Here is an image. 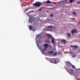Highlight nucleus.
I'll use <instances>...</instances> for the list:
<instances>
[{"mask_svg": "<svg viewBox=\"0 0 80 80\" xmlns=\"http://www.w3.org/2000/svg\"><path fill=\"white\" fill-rule=\"evenodd\" d=\"M43 46L44 47V48L43 49V50L44 51H45L47 49V48L48 47L49 45L48 43H44L43 45Z\"/></svg>", "mask_w": 80, "mask_h": 80, "instance_id": "obj_1", "label": "nucleus"}, {"mask_svg": "<svg viewBox=\"0 0 80 80\" xmlns=\"http://www.w3.org/2000/svg\"><path fill=\"white\" fill-rule=\"evenodd\" d=\"M69 70L70 71L72 72H71L68 70H67V71H68V72L69 73V74H70V75H71L72 74H73V76H74L76 75L75 74H74V72H73L74 70H73L71 69H69Z\"/></svg>", "mask_w": 80, "mask_h": 80, "instance_id": "obj_2", "label": "nucleus"}, {"mask_svg": "<svg viewBox=\"0 0 80 80\" xmlns=\"http://www.w3.org/2000/svg\"><path fill=\"white\" fill-rule=\"evenodd\" d=\"M33 5H34L35 7H39L41 5V4L40 2H39L38 3H33Z\"/></svg>", "mask_w": 80, "mask_h": 80, "instance_id": "obj_3", "label": "nucleus"}, {"mask_svg": "<svg viewBox=\"0 0 80 80\" xmlns=\"http://www.w3.org/2000/svg\"><path fill=\"white\" fill-rule=\"evenodd\" d=\"M77 30L76 28L73 29L72 31H71V33L72 34V35H74V33H76L77 32Z\"/></svg>", "mask_w": 80, "mask_h": 80, "instance_id": "obj_4", "label": "nucleus"}, {"mask_svg": "<svg viewBox=\"0 0 80 80\" xmlns=\"http://www.w3.org/2000/svg\"><path fill=\"white\" fill-rule=\"evenodd\" d=\"M59 62V60L58 58H54V64H56L58 63Z\"/></svg>", "mask_w": 80, "mask_h": 80, "instance_id": "obj_5", "label": "nucleus"}, {"mask_svg": "<svg viewBox=\"0 0 80 80\" xmlns=\"http://www.w3.org/2000/svg\"><path fill=\"white\" fill-rule=\"evenodd\" d=\"M49 62L51 63L55 64V59L54 58L49 59Z\"/></svg>", "mask_w": 80, "mask_h": 80, "instance_id": "obj_6", "label": "nucleus"}, {"mask_svg": "<svg viewBox=\"0 0 80 80\" xmlns=\"http://www.w3.org/2000/svg\"><path fill=\"white\" fill-rule=\"evenodd\" d=\"M67 37L68 38H71V36L70 33H67Z\"/></svg>", "mask_w": 80, "mask_h": 80, "instance_id": "obj_7", "label": "nucleus"}, {"mask_svg": "<svg viewBox=\"0 0 80 80\" xmlns=\"http://www.w3.org/2000/svg\"><path fill=\"white\" fill-rule=\"evenodd\" d=\"M61 42L62 43H63L65 45V44L66 42V41L64 39H63L61 40Z\"/></svg>", "mask_w": 80, "mask_h": 80, "instance_id": "obj_8", "label": "nucleus"}, {"mask_svg": "<svg viewBox=\"0 0 80 80\" xmlns=\"http://www.w3.org/2000/svg\"><path fill=\"white\" fill-rule=\"evenodd\" d=\"M48 54H53V51H51L49 52H48Z\"/></svg>", "mask_w": 80, "mask_h": 80, "instance_id": "obj_9", "label": "nucleus"}, {"mask_svg": "<svg viewBox=\"0 0 80 80\" xmlns=\"http://www.w3.org/2000/svg\"><path fill=\"white\" fill-rule=\"evenodd\" d=\"M28 20H29V21H28V22L31 23H32L33 22L32 21V19H31V18H29V19H28Z\"/></svg>", "mask_w": 80, "mask_h": 80, "instance_id": "obj_10", "label": "nucleus"}, {"mask_svg": "<svg viewBox=\"0 0 80 80\" xmlns=\"http://www.w3.org/2000/svg\"><path fill=\"white\" fill-rule=\"evenodd\" d=\"M46 2L48 4H51L52 3V2H51V1L49 0L46 1Z\"/></svg>", "mask_w": 80, "mask_h": 80, "instance_id": "obj_11", "label": "nucleus"}, {"mask_svg": "<svg viewBox=\"0 0 80 80\" xmlns=\"http://www.w3.org/2000/svg\"><path fill=\"white\" fill-rule=\"evenodd\" d=\"M52 43L53 44H54V43H55V41L54 40V38H52Z\"/></svg>", "mask_w": 80, "mask_h": 80, "instance_id": "obj_12", "label": "nucleus"}, {"mask_svg": "<svg viewBox=\"0 0 80 80\" xmlns=\"http://www.w3.org/2000/svg\"><path fill=\"white\" fill-rule=\"evenodd\" d=\"M78 48V46L77 45H75L74 46V47H73V49H74V48Z\"/></svg>", "mask_w": 80, "mask_h": 80, "instance_id": "obj_13", "label": "nucleus"}, {"mask_svg": "<svg viewBox=\"0 0 80 80\" xmlns=\"http://www.w3.org/2000/svg\"><path fill=\"white\" fill-rule=\"evenodd\" d=\"M67 64H68L69 66H71L72 65L71 63L69 62H67Z\"/></svg>", "mask_w": 80, "mask_h": 80, "instance_id": "obj_14", "label": "nucleus"}, {"mask_svg": "<svg viewBox=\"0 0 80 80\" xmlns=\"http://www.w3.org/2000/svg\"><path fill=\"white\" fill-rule=\"evenodd\" d=\"M29 30H32V27L31 25H30L29 26Z\"/></svg>", "mask_w": 80, "mask_h": 80, "instance_id": "obj_15", "label": "nucleus"}, {"mask_svg": "<svg viewBox=\"0 0 80 80\" xmlns=\"http://www.w3.org/2000/svg\"><path fill=\"white\" fill-rule=\"evenodd\" d=\"M72 14H73V15H75H75H76V12H72Z\"/></svg>", "mask_w": 80, "mask_h": 80, "instance_id": "obj_16", "label": "nucleus"}, {"mask_svg": "<svg viewBox=\"0 0 80 80\" xmlns=\"http://www.w3.org/2000/svg\"><path fill=\"white\" fill-rule=\"evenodd\" d=\"M71 67H72V68H75V66H73V65H71Z\"/></svg>", "mask_w": 80, "mask_h": 80, "instance_id": "obj_17", "label": "nucleus"}, {"mask_svg": "<svg viewBox=\"0 0 80 80\" xmlns=\"http://www.w3.org/2000/svg\"><path fill=\"white\" fill-rule=\"evenodd\" d=\"M74 1L73 0H69V2L70 3H72Z\"/></svg>", "mask_w": 80, "mask_h": 80, "instance_id": "obj_18", "label": "nucleus"}, {"mask_svg": "<svg viewBox=\"0 0 80 80\" xmlns=\"http://www.w3.org/2000/svg\"><path fill=\"white\" fill-rule=\"evenodd\" d=\"M42 8H39V9L38 10V11H39V12H42Z\"/></svg>", "mask_w": 80, "mask_h": 80, "instance_id": "obj_19", "label": "nucleus"}, {"mask_svg": "<svg viewBox=\"0 0 80 80\" xmlns=\"http://www.w3.org/2000/svg\"><path fill=\"white\" fill-rule=\"evenodd\" d=\"M48 28H53V27H52V26H48Z\"/></svg>", "mask_w": 80, "mask_h": 80, "instance_id": "obj_20", "label": "nucleus"}, {"mask_svg": "<svg viewBox=\"0 0 80 80\" xmlns=\"http://www.w3.org/2000/svg\"><path fill=\"white\" fill-rule=\"evenodd\" d=\"M40 50H41V52H42V54H43V50L42 49V48Z\"/></svg>", "mask_w": 80, "mask_h": 80, "instance_id": "obj_21", "label": "nucleus"}, {"mask_svg": "<svg viewBox=\"0 0 80 80\" xmlns=\"http://www.w3.org/2000/svg\"><path fill=\"white\" fill-rule=\"evenodd\" d=\"M71 56H72V57H74V58L76 57V55L75 54H74V55L73 56H72V55H71Z\"/></svg>", "mask_w": 80, "mask_h": 80, "instance_id": "obj_22", "label": "nucleus"}, {"mask_svg": "<svg viewBox=\"0 0 80 80\" xmlns=\"http://www.w3.org/2000/svg\"><path fill=\"white\" fill-rule=\"evenodd\" d=\"M57 55V52H55V53H54V56H55Z\"/></svg>", "mask_w": 80, "mask_h": 80, "instance_id": "obj_23", "label": "nucleus"}, {"mask_svg": "<svg viewBox=\"0 0 80 80\" xmlns=\"http://www.w3.org/2000/svg\"><path fill=\"white\" fill-rule=\"evenodd\" d=\"M69 53L71 54V55H72V54H73V53H72V52H71V51L70 52H69Z\"/></svg>", "mask_w": 80, "mask_h": 80, "instance_id": "obj_24", "label": "nucleus"}, {"mask_svg": "<svg viewBox=\"0 0 80 80\" xmlns=\"http://www.w3.org/2000/svg\"><path fill=\"white\" fill-rule=\"evenodd\" d=\"M28 8H26V9H25V11H28Z\"/></svg>", "mask_w": 80, "mask_h": 80, "instance_id": "obj_25", "label": "nucleus"}, {"mask_svg": "<svg viewBox=\"0 0 80 80\" xmlns=\"http://www.w3.org/2000/svg\"><path fill=\"white\" fill-rule=\"evenodd\" d=\"M39 37V36L38 35L36 36V38H38Z\"/></svg>", "mask_w": 80, "mask_h": 80, "instance_id": "obj_26", "label": "nucleus"}, {"mask_svg": "<svg viewBox=\"0 0 80 80\" xmlns=\"http://www.w3.org/2000/svg\"><path fill=\"white\" fill-rule=\"evenodd\" d=\"M30 12H34V11L32 10V11H30V12H29V13H30Z\"/></svg>", "mask_w": 80, "mask_h": 80, "instance_id": "obj_27", "label": "nucleus"}, {"mask_svg": "<svg viewBox=\"0 0 80 80\" xmlns=\"http://www.w3.org/2000/svg\"><path fill=\"white\" fill-rule=\"evenodd\" d=\"M50 16L51 17H53V15H52V14H51V15H50Z\"/></svg>", "mask_w": 80, "mask_h": 80, "instance_id": "obj_28", "label": "nucleus"}, {"mask_svg": "<svg viewBox=\"0 0 80 80\" xmlns=\"http://www.w3.org/2000/svg\"><path fill=\"white\" fill-rule=\"evenodd\" d=\"M70 46H71V47H72L73 48V47H74V46H72V45H70Z\"/></svg>", "mask_w": 80, "mask_h": 80, "instance_id": "obj_29", "label": "nucleus"}, {"mask_svg": "<svg viewBox=\"0 0 80 80\" xmlns=\"http://www.w3.org/2000/svg\"><path fill=\"white\" fill-rule=\"evenodd\" d=\"M80 23V21L78 23V24L79 25Z\"/></svg>", "mask_w": 80, "mask_h": 80, "instance_id": "obj_30", "label": "nucleus"}, {"mask_svg": "<svg viewBox=\"0 0 80 80\" xmlns=\"http://www.w3.org/2000/svg\"><path fill=\"white\" fill-rule=\"evenodd\" d=\"M77 3H78L79 4L80 3V2H77Z\"/></svg>", "mask_w": 80, "mask_h": 80, "instance_id": "obj_31", "label": "nucleus"}, {"mask_svg": "<svg viewBox=\"0 0 80 80\" xmlns=\"http://www.w3.org/2000/svg\"><path fill=\"white\" fill-rule=\"evenodd\" d=\"M20 1V2H22V0H19ZM26 0L27 1L28 0Z\"/></svg>", "mask_w": 80, "mask_h": 80, "instance_id": "obj_32", "label": "nucleus"}, {"mask_svg": "<svg viewBox=\"0 0 80 80\" xmlns=\"http://www.w3.org/2000/svg\"><path fill=\"white\" fill-rule=\"evenodd\" d=\"M71 19L72 20H75V19H74L73 18H71Z\"/></svg>", "mask_w": 80, "mask_h": 80, "instance_id": "obj_33", "label": "nucleus"}, {"mask_svg": "<svg viewBox=\"0 0 80 80\" xmlns=\"http://www.w3.org/2000/svg\"><path fill=\"white\" fill-rule=\"evenodd\" d=\"M45 42H46V43L48 42V41H45Z\"/></svg>", "mask_w": 80, "mask_h": 80, "instance_id": "obj_34", "label": "nucleus"}, {"mask_svg": "<svg viewBox=\"0 0 80 80\" xmlns=\"http://www.w3.org/2000/svg\"><path fill=\"white\" fill-rule=\"evenodd\" d=\"M53 3L55 4V2H53Z\"/></svg>", "mask_w": 80, "mask_h": 80, "instance_id": "obj_35", "label": "nucleus"}, {"mask_svg": "<svg viewBox=\"0 0 80 80\" xmlns=\"http://www.w3.org/2000/svg\"><path fill=\"white\" fill-rule=\"evenodd\" d=\"M67 0H65V1H67Z\"/></svg>", "mask_w": 80, "mask_h": 80, "instance_id": "obj_36", "label": "nucleus"}, {"mask_svg": "<svg viewBox=\"0 0 80 80\" xmlns=\"http://www.w3.org/2000/svg\"><path fill=\"white\" fill-rule=\"evenodd\" d=\"M78 80H80V79H78Z\"/></svg>", "mask_w": 80, "mask_h": 80, "instance_id": "obj_37", "label": "nucleus"}, {"mask_svg": "<svg viewBox=\"0 0 80 80\" xmlns=\"http://www.w3.org/2000/svg\"><path fill=\"white\" fill-rule=\"evenodd\" d=\"M79 2H80V1Z\"/></svg>", "mask_w": 80, "mask_h": 80, "instance_id": "obj_38", "label": "nucleus"}]
</instances>
